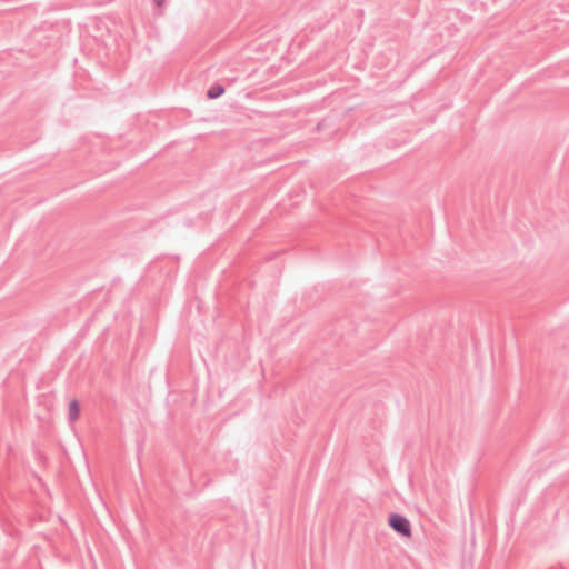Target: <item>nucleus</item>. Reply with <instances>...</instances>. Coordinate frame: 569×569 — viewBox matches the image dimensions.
Listing matches in <instances>:
<instances>
[{
    "instance_id": "nucleus-1",
    "label": "nucleus",
    "mask_w": 569,
    "mask_h": 569,
    "mask_svg": "<svg viewBox=\"0 0 569 569\" xmlns=\"http://www.w3.org/2000/svg\"><path fill=\"white\" fill-rule=\"evenodd\" d=\"M389 527L403 538H410L412 535L409 519L398 512H391L388 517Z\"/></svg>"
},
{
    "instance_id": "nucleus-2",
    "label": "nucleus",
    "mask_w": 569,
    "mask_h": 569,
    "mask_svg": "<svg viewBox=\"0 0 569 569\" xmlns=\"http://www.w3.org/2000/svg\"><path fill=\"white\" fill-rule=\"evenodd\" d=\"M226 92L224 86L220 83L212 84L207 91V98L210 100H214L220 98Z\"/></svg>"
},
{
    "instance_id": "nucleus-3",
    "label": "nucleus",
    "mask_w": 569,
    "mask_h": 569,
    "mask_svg": "<svg viewBox=\"0 0 569 569\" xmlns=\"http://www.w3.org/2000/svg\"><path fill=\"white\" fill-rule=\"evenodd\" d=\"M80 416V403L78 400L73 399L69 402V408H68V417H69V420L72 422L74 420H77Z\"/></svg>"
},
{
    "instance_id": "nucleus-4",
    "label": "nucleus",
    "mask_w": 569,
    "mask_h": 569,
    "mask_svg": "<svg viewBox=\"0 0 569 569\" xmlns=\"http://www.w3.org/2000/svg\"><path fill=\"white\" fill-rule=\"evenodd\" d=\"M166 0H153L154 4L157 7H161L164 3Z\"/></svg>"
}]
</instances>
